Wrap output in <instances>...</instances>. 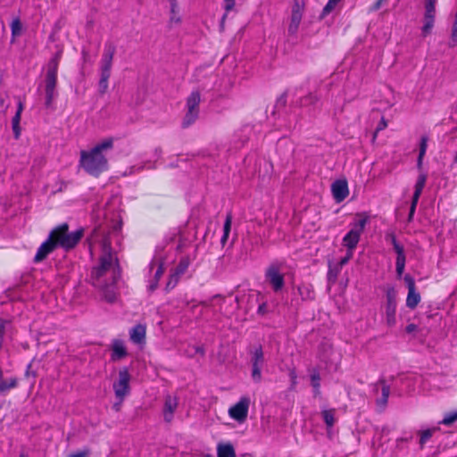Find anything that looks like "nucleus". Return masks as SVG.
<instances>
[{
    "mask_svg": "<svg viewBox=\"0 0 457 457\" xmlns=\"http://www.w3.org/2000/svg\"><path fill=\"white\" fill-rule=\"evenodd\" d=\"M439 428H432L420 432V445L421 448H423L424 445L432 437L433 434Z\"/></svg>",
    "mask_w": 457,
    "mask_h": 457,
    "instance_id": "c85d7f7f",
    "label": "nucleus"
},
{
    "mask_svg": "<svg viewBox=\"0 0 457 457\" xmlns=\"http://www.w3.org/2000/svg\"><path fill=\"white\" fill-rule=\"evenodd\" d=\"M307 99H310L312 102H314V101H317V97L315 96H313L312 94H309L307 96H306Z\"/></svg>",
    "mask_w": 457,
    "mask_h": 457,
    "instance_id": "bf43d9fd",
    "label": "nucleus"
},
{
    "mask_svg": "<svg viewBox=\"0 0 457 457\" xmlns=\"http://www.w3.org/2000/svg\"><path fill=\"white\" fill-rule=\"evenodd\" d=\"M177 285H175L173 282H170L168 280L166 284V290L169 291L170 289H173Z\"/></svg>",
    "mask_w": 457,
    "mask_h": 457,
    "instance_id": "6e6d98bb",
    "label": "nucleus"
},
{
    "mask_svg": "<svg viewBox=\"0 0 457 457\" xmlns=\"http://www.w3.org/2000/svg\"><path fill=\"white\" fill-rule=\"evenodd\" d=\"M201 94L198 90H194L187 96L186 101V114L182 120V128L187 129L194 124L199 117Z\"/></svg>",
    "mask_w": 457,
    "mask_h": 457,
    "instance_id": "0eeeda50",
    "label": "nucleus"
},
{
    "mask_svg": "<svg viewBox=\"0 0 457 457\" xmlns=\"http://www.w3.org/2000/svg\"><path fill=\"white\" fill-rule=\"evenodd\" d=\"M22 25L19 18L14 19L11 24L12 36L17 37L21 33Z\"/></svg>",
    "mask_w": 457,
    "mask_h": 457,
    "instance_id": "f704fd0d",
    "label": "nucleus"
},
{
    "mask_svg": "<svg viewBox=\"0 0 457 457\" xmlns=\"http://www.w3.org/2000/svg\"><path fill=\"white\" fill-rule=\"evenodd\" d=\"M215 298H219V299H220L222 302H224V297H222V296H221V295H214V296H213V299H215Z\"/></svg>",
    "mask_w": 457,
    "mask_h": 457,
    "instance_id": "69168bd1",
    "label": "nucleus"
},
{
    "mask_svg": "<svg viewBox=\"0 0 457 457\" xmlns=\"http://www.w3.org/2000/svg\"><path fill=\"white\" fill-rule=\"evenodd\" d=\"M117 262V258L112 252L111 242L104 239L102 243V253L99 257V263L91 270L90 277L94 285H97L99 279L103 278Z\"/></svg>",
    "mask_w": 457,
    "mask_h": 457,
    "instance_id": "39448f33",
    "label": "nucleus"
},
{
    "mask_svg": "<svg viewBox=\"0 0 457 457\" xmlns=\"http://www.w3.org/2000/svg\"><path fill=\"white\" fill-rule=\"evenodd\" d=\"M251 364V378L254 383H260L262 379V370L265 364L262 346L258 345L249 351Z\"/></svg>",
    "mask_w": 457,
    "mask_h": 457,
    "instance_id": "6e6552de",
    "label": "nucleus"
},
{
    "mask_svg": "<svg viewBox=\"0 0 457 457\" xmlns=\"http://www.w3.org/2000/svg\"><path fill=\"white\" fill-rule=\"evenodd\" d=\"M204 457H212V455H210V454H207V455H205Z\"/></svg>",
    "mask_w": 457,
    "mask_h": 457,
    "instance_id": "774afa93",
    "label": "nucleus"
},
{
    "mask_svg": "<svg viewBox=\"0 0 457 457\" xmlns=\"http://www.w3.org/2000/svg\"><path fill=\"white\" fill-rule=\"evenodd\" d=\"M88 451H79L71 454V457H87L88 455Z\"/></svg>",
    "mask_w": 457,
    "mask_h": 457,
    "instance_id": "3c124183",
    "label": "nucleus"
},
{
    "mask_svg": "<svg viewBox=\"0 0 457 457\" xmlns=\"http://www.w3.org/2000/svg\"><path fill=\"white\" fill-rule=\"evenodd\" d=\"M311 385L312 387H320V375L318 369L313 368L311 370Z\"/></svg>",
    "mask_w": 457,
    "mask_h": 457,
    "instance_id": "72a5a7b5",
    "label": "nucleus"
},
{
    "mask_svg": "<svg viewBox=\"0 0 457 457\" xmlns=\"http://www.w3.org/2000/svg\"><path fill=\"white\" fill-rule=\"evenodd\" d=\"M426 181H427V175L424 173H420L416 181L414 192H418V193L421 194L422 190L425 187Z\"/></svg>",
    "mask_w": 457,
    "mask_h": 457,
    "instance_id": "e433bc0d",
    "label": "nucleus"
},
{
    "mask_svg": "<svg viewBox=\"0 0 457 457\" xmlns=\"http://www.w3.org/2000/svg\"><path fill=\"white\" fill-rule=\"evenodd\" d=\"M82 55L84 57V59L86 60V58L87 57L88 54H87V53L86 51L83 50L82 51Z\"/></svg>",
    "mask_w": 457,
    "mask_h": 457,
    "instance_id": "338daca9",
    "label": "nucleus"
},
{
    "mask_svg": "<svg viewBox=\"0 0 457 457\" xmlns=\"http://www.w3.org/2000/svg\"><path fill=\"white\" fill-rule=\"evenodd\" d=\"M457 420V411L448 412L445 415L444 419L439 422V424L445 426H450Z\"/></svg>",
    "mask_w": 457,
    "mask_h": 457,
    "instance_id": "473e14b6",
    "label": "nucleus"
},
{
    "mask_svg": "<svg viewBox=\"0 0 457 457\" xmlns=\"http://www.w3.org/2000/svg\"><path fill=\"white\" fill-rule=\"evenodd\" d=\"M437 0H425L424 2V17L421 33L423 37L429 35L434 28L436 19V4Z\"/></svg>",
    "mask_w": 457,
    "mask_h": 457,
    "instance_id": "9d476101",
    "label": "nucleus"
},
{
    "mask_svg": "<svg viewBox=\"0 0 457 457\" xmlns=\"http://www.w3.org/2000/svg\"><path fill=\"white\" fill-rule=\"evenodd\" d=\"M236 5V0H224V10L225 13L223 14L220 21V27L223 29L225 21L229 12H231Z\"/></svg>",
    "mask_w": 457,
    "mask_h": 457,
    "instance_id": "7c9ffc66",
    "label": "nucleus"
},
{
    "mask_svg": "<svg viewBox=\"0 0 457 457\" xmlns=\"http://www.w3.org/2000/svg\"><path fill=\"white\" fill-rule=\"evenodd\" d=\"M404 281H405L406 286L408 287V291H411V290H415L416 289L415 280H414V278L411 275L406 274L404 276Z\"/></svg>",
    "mask_w": 457,
    "mask_h": 457,
    "instance_id": "79ce46f5",
    "label": "nucleus"
},
{
    "mask_svg": "<svg viewBox=\"0 0 457 457\" xmlns=\"http://www.w3.org/2000/svg\"><path fill=\"white\" fill-rule=\"evenodd\" d=\"M129 380L130 375L126 368L119 371V379L113 383V390L117 398L120 403L124 400L125 396L129 393Z\"/></svg>",
    "mask_w": 457,
    "mask_h": 457,
    "instance_id": "ddd939ff",
    "label": "nucleus"
},
{
    "mask_svg": "<svg viewBox=\"0 0 457 457\" xmlns=\"http://www.w3.org/2000/svg\"><path fill=\"white\" fill-rule=\"evenodd\" d=\"M9 323L8 320H0V339L4 340V337L5 334L6 325Z\"/></svg>",
    "mask_w": 457,
    "mask_h": 457,
    "instance_id": "c03bdc74",
    "label": "nucleus"
},
{
    "mask_svg": "<svg viewBox=\"0 0 457 457\" xmlns=\"http://www.w3.org/2000/svg\"><path fill=\"white\" fill-rule=\"evenodd\" d=\"M113 138L107 137L96 144L90 150H81L79 153V167L88 175L98 178L109 170L108 159L103 152L113 147Z\"/></svg>",
    "mask_w": 457,
    "mask_h": 457,
    "instance_id": "f03ea898",
    "label": "nucleus"
},
{
    "mask_svg": "<svg viewBox=\"0 0 457 457\" xmlns=\"http://www.w3.org/2000/svg\"><path fill=\"white\" fill-rule=\"evenodd\" d=\"M340 1L341 0H328L322 10L321 17L323 18L329 14Z\"/></svg>",
    "mask_w": 457,
    "mask_h": 457,
    "instance_id": "c9c22d12",
    "label": "nucleus"
},
{
    "mask_svg": "<svg viewBox=\"0 0 457 457\" xmlns=\"http://www.w3.org/2000/svg\"><path fill=\"white\" fill-rule=\"evenodd\" d=\"M335 414H336V409H334V408L328 409V410H323L321 411L323 420L328 428H331L335 425V423H336Z\"/></svg>",
    "mask_w": 457,
    "mask_h": 457,
    "instance_id": "bb28decb",
    "label": "nucleus"
},
{
    "mask_svg": "<svg viewBox=\"0 0 457 457\" xmlns=\"http://www.w3.org/2000/svg\"><path fill=\"white\" fill-rule=\"evenodd\" d=\"M304 10V0H294L291 10L290 22L288 25V33L290 35H295L297 33Z\"/></svg>",
    "mask_w": 457,
    "mask_h": 457,
    "instance_id": "f8f14e48",
    "label": "nucleus"
},
{
    "mask_svg": "<svg viewBox=\"0 0 457 457\" xmlns=\"http://www.w3.org/2000/svg\"><path fill=\"white\" fill-rule=\"evenodd\" d=\"M420 195L421 194L418 193V192H414L413 193L411 203V206H414L415 208L417 207V204H418L419 199L420 197Z\"/></svg>",
    "mask_w": 457,
    "mask_h": 457,
    "instance_id": "49530a36",
    "label": "nucleus"
},
{
    "mask_svg": "<svg viewBox=\"0 0 457 457\" xmlns=\"http://www.w3.org/2000/svg\"><path fill=\"white\" fill-rule=\"evenodd\" d=\"M331 193L336 203H342L349 195L347 180L345 179L335 180L331 184Z\"/></svg>",
    "mask_w": 457,
    "mask_h": 457,
    "instance_id": "2eb2a0df",
    "label": "nucleus"
},
{
    "mask_svg": "<svg viewBox=\"0 0 457 457\" xmlns=\"http://www.w3.org/2000/svg\"><path fill=\"white\" fill-rule=\"evenodd\" d=\"M265 308V304H262L258 308V312H263Z\"/></svg>",
    "mask_w": 457,
    "mask_h": 457,
    "instance_id": "680f3d73",
    "label": "nucleus"
},
{
    "mask_svg": "<svg viewBox=\"0 0 457 457\" xmlns=\"http://www.w3.org/2000/svg\"><path fill=\"white\" fill-rule=\"evenodd\" d=\"M191 263V260L189 256L186 255L180 258L179 263L175 267V269L172 270L173 272L177 273L179 276H182L186 273L187 270L189 265Z\"/></svg>",
    "mask_w": 457,
    "mask_h": 457,
    "instance_id": "a878e982",
    "label": "nucleus"
},
{
    "mask_svg": "<svg viewBox=\"0 0 457 457\" xmlns=\"http://www.w3.org/2000/svg\"><path fill=\"white\" fill-rule=\"evenodd\" d=\"M250 405V399L247 396H243L240 400L231 406L228 410V415L233 420L243 422L246 420Z\"/></svg>",
    "mask_w": 457,
    "mask_h": 457,
    "instance_id": "4468645a",
    "label": "nucleus"
},
{
    "mask_svg": "<svg viewBox=\"0 0 457 457\" xmlns=\"http://www.w3.org/2000/svg\"><path fill=\"white\" fill-rule=\"evenodd\" d=\"M232 219V213L228 212L223 225V235L220 238V244L222 246H224L228 242L229 233L231 230Z\"/></svg>",
    "mask_w": 457,
    "mask_h": 457,
    "instance_id": "5701e85b",
    "label": "nucleus"
},
{
    "mask_svg": "<svg viewBox=\"0 0 457 457\" xmlns=\"http://www.w3.org/2000/svg\"><path fill=\"white\" fill-rule=\"evenodd\" d=\"M386 321L387 326L393 327L396 323L397 293L394 287H387L386 290Z\"/></svg>",
    "mask_w": 457,
    "mask_h": 457,
    "instance_id": "1a4fd4ad",
    "label": "nucleus"
},
{
    "mask_svg": "<svg viewBox=\"0 0 457 457\" xmlns=\"http://www.w3.org/2000/svg\"><path fill=\"white\" fill-rule=\"evenodd\" d=\"M312 389L314 397H317L320 395V387H312Z\"/></svg>",
    "mask_w": 457,
    "mask_h": 457,
    "instance_id": "4d7b16f0",
    "label": "nucleus"
},
{
    "mask_svg": "<svg viewBox=\"0 0 457 457\" xmlns=\"http://www.w3.org/2000/svg\"><path fill=\"white\" fill-rule=\"evenodd\" d=\"M146 334V328L145 325L137 324L134 326L130 332V340L135 344H142L145 343Z\"/></svg>",
    "mask_w": 457,
    "mask_h": 457,
    "instance_id": "a211bd4d",
    "label": "nucleus"
},
{
    "mask_svg": "<svg viewBox=\"0 0 457 457\" xmlns=\"http://www.w3.org/2000/svg\"><path fill=\"white\" fill-rule=\"evenodd\" d=\"M62 56V51L56 52L46 64L45 77V105L46 108L52 107L54 100L57 96L58 70Z\"/></svg>",
    "mask_w": 457,
    "mask_h": 457,
    "instance_id": "7ed1b4c3",
    "label": "nucleus"
},
{
    "mask_svg": "<svg viewBox=\"0 0 457 457\" xmlns=\"http://www.w3.org/2000/svg\"><path fill=\"white\" fill-rule=\"evenodd\" d=\"M181 22V18L179 16V6H173L170 7V24H179Z\"/></svg>",
    "mask_w": 457,
    "mask_h": 457,
    "instance_id": "2f4dec72",
    "label": "nucleus"
},
{
    "mask_svg": "<svg viewBox=\"0 0 457 457\" xmlns=\"http://www.w3.org/2000/svg\"><path fill=\"white\" fill-rule=\"evenodd\" d=\"M21 115L19 113H15L12 119V128L13 131L14 137L18 139L21 137V129L20 126Z\"/></svg>",
    "mask_w": 457,
    "mask_h": 457,
    "instance_id": "c756f323",
    "label": "nucleus"
},
{
    "mask_svg": "<svg viewBox=\"0 0 457 457\" xmlns=\"http://www.w3.org/2000/svg\"><path fill=\"white\" fill-rule=\"evenodd\" d=\"M393 248L396 253V260H406L404 247L402 244L395 245Z\"/></svg>",
    "mask_w": 457,
    "mask_h": 457,
    "instance_id": "4c0bfd02",
    "label": "nucleus"
},
{
    "mask_svg": "<svg viewBox=\"0 0 457 457\" xmlns=\"http://www.w3.org/2000/svg\"><path fill=\"white\" fill-rule=\"evenodd\" d=\"M290 376H291V378H292V383L295 385V380H296V375H295V371H292L290 373Z\"/></svg>",
    "mask_w": 457,
    "mask_h": 457,
    "instance_id": "13d9d810",
    "label": "nucleus"
},
{
    "mask_svg": "<svg viewBox=\"0 0 457 457\" xmlns=\"http://www.w3.org/2000/svg\"><path fill=\"white\" fill-rule=\"evenodd\" d=\"M387 127V122L384 117L381 118L377 129L378 130H383Z\"/></svg>",
    "mask_w": 457,
    "mask_h": 457,
    "instance_id": "8fccbe9b",
    "label": "nucleus"
},
{
    "mask_svg": "<svg viewBox=\"0 0 457 457\" xmlns=\"http://www.w3.org/2000/svg\"><path fill=\"white\" fill-rule=\"evenodd\" d=\"M405 330L407 333H412L417 330V325H415L414 323H411L406 326Z\"/></svg>",
    "mask_w": 457,
    "mask_h": 457,
    "instance_id": "603ef678",
    "label": "nucleus"
},
{
    "mask_svg": "<svg viewBox=\"0 0 457 457\" xmlns=\"http://www.w3.org/2000/svg\"><path fill=\"white\" fill-rule=\"evenodd\" d=\"M416 208L414 206H410V211L407 218V222H411L413 220V217L415 214Z\"/></svg>",
    "mask_w": 457,
    "mask_h": 457,
    "instance_id": "09e8293b",
    "label": "nucleus"
},
{
    "mask_svg": "<svg viewBox=\"0 0 457 457\" xmlns=\"http://www.w3.org/2000/svg\"><path fill=\"white\" fill-rule=\"evenodd\" d=\"M179 406V399L175 395H167L164 398L162 409L163 419L166 423H170L173 420L174 413Z\"/></svg>",
    "mask_w": 457,
    "mask_h": 457,
    "instance_id": "dca6fc26",
    "label": "nucleus"
},
{
    "mask_svg": "<svg viewBox=\"0 0 457 457\" xmlns=\"http://www.w3.org/2000/svg\"><path fill=\"white\" fill-rule=\"evenodd\" d=\"M104 298L109 303H113L116 299L115 294L112 292H106Z\"/></svg>",
    "mask_w": 457,
    "mask_h": 457,
    "instance_id": "de8ad7c7",
    "label": "nucleus"
},
{
    "mask_svg": "<svg viewBox=\"0 0 457 457\" xmlns=\"http://www.w3.org/2000/svg\"><path fill=\"white\" fill-rule=\"evenodd\" d=\"M388 0H377L372 5L370 6V12H375L381 8Z\"/></svg>",
    "mask_w": 457,
    "mask_h": 457,
    "instance_id": "37998d69",
    "label": "nucleus"
},
{
    "mask_svg": "<svg viewBox=\"0 0 457 457\" xmlns=\"http://www.w3.org/2000/svg\"><path fill=\"white\" fill-rule=\"evenodd\" d=\"M70 226L63 222L54 227L49 233L48 237L37 248L33 262L39 263L43 262L57 247L66 252L74 249L84 236V228H80L70 232Z\"/></svg>",
    "mask_w": 457,
    "mask_h": 457,
    "instance_id": "f257e3e1",
    "label": "nucleus"
},
{
    "mask_svg": "<svg viewBox=\"0 0 457 457\" xmlns=\"http://www.w3.org/2000/svg\"><path fill=\"white\" fill-rule=\"evenodd\" d=\"M428 137L422 136L420 142L419 155L425 156L428 148Z\"/></svg>",
    "mask_w": 457,
    "mask_h": 457,
    "instance_id": "ea45409f",
    "label": "nucleus"
},
{
    "mask_svg": "<svg viewBox=\"0 0 457 457\" xmlns=\"http://www.w3.org/2000/svg\"><path fill=\"white\" fill-rule=\"evenodd\" d=\"M181 276L178 275L177 273L171 271V273L169 276V281L173 282L175 285H178Z\"/></svg>",
    "mask_w": 457,
    "mask_h": 457,
    "instance_id": "a18cd8bd",
    "label": "nucleus"
},
{
    "mask_svg": "<svg viewBox=\"0 0 457 457\" xmlns=\"http://www.w3.org/2000/svg\"><path fill=\"white\" fill-rule=\"evenodd\" d=\"M369 220L370 216L366 212H358L355 214L354 221L350 223L351 229L342 239V245L346 248V250L354 252Z\"/></svg>",
    "mask_w": 457,
    "mask_h": 457,
    "instance_id": "423d86ee",
    "label": "nucleus"
},
{
    "mask_svg": "<svg viewBox=\"0 0 457 457\" xmlns=\"http://www.w3.org/2000/svg\"><path fill=\"white\" fill-rule=\"evenodd\" d=\"M379 131L380 130H378V129H376V130L374 131L373 136H372V142L376 141L378 134Z\"/></svg>",
    "mask_w": 457,
    "mask_h": 457,
    "instance_id": "052dcab7",
    "label": "nucleus"
},
{
    "mask_svg": "<svg viewBox=\"0 0 457 457\" xmlns=\"http://www.w3.org/2000/svg\"><path fill=\"white\" fill-rule=\"evenodd\" d=\"M217 456L218 457H236V451L234 446L228 444H219L217 446Z\"/></svg>",
    "mask_w": 457,
    "mask_h": 457,
    "instance_id": "4be33fe9",
    "label": "nucleus"
},
{
    "mask_svg": "<svg viewBox=\"0 0 457 457\" xmlns=\"http://www.w3.org/2000/svg\"><path fill=\"white\" fill-rule=\"evenodd\" d=\"M18 385L19 379L16 377L4 379L3 370L0 367V395H6L10 390L16 388Z\"/></svg>",
    "mask_w": 457,
    "mask_h": 457,
    "instance_id": "f3484780",
    "label": "nucleus"
},
{
    "mask_svg": "<svg viewBox=\"0 0 457 457\" xmlns=\"http://www.w3.org/2000/svg\"><path fill=\"white\" fill-rule=\"evenodd\" d=\"M423 158L424 156H421V155H419L418 156V160H417V167L419 170H420L422 168V164H423Z\"/></svg>",
    "mask_w": 457,
    "mask_h": 457,
    "instance_id": "5fc2aeb1",
    "label": "nucleus"
},
{
    "mask_svg": "<svg viewBox=\"0 0 457 457\" xmlns=\"http://www.w3.org/2000/svg\"><path fill=\"white\" fill-rule=\"evenodd\" d=\"M112 360L117 361L127 356L128 353L122 342L115 341L112 345Z\"/></svg>",
    "mask_w": 457,
    "mask_h": 457,
    "instance_id": "412c9836",
    "label": "nucleus"
},
{
    "mask_svg": "<svg viewBox=\"0 0 457 457\" xmlns=\"http://www.w3.org/2000/svg\"><path fill=\"white\" fill-rule=\"evenodd\" d=\"M353 251L346 250V254L345 257L341 258L339 262L334 266L333 268L329 267L328 273H335V276H337L342 270V268L348 263V262L353 258Z\"/></svg>",
    "mask_w": 457,
    "mask_h": 457,
    "instance_id": "393cba45",
    "label": "nucleus"
},
{
    "mask_svg": "<svg viewBox=\"0 0 457 457\" xmlns=\"http://www.w3.org/2000/svg\"><path fill=\"white\" fill-rule=\"evenodd\" d=\"M385 239L386 242H389L393 246L395 245L399 244L396 238V235L394 231H387L385 235Z\"/></svg>",
    "mask_w": 457,
    "mask_h": 457,
    "instance_id": "a19ab883",
    "label": "nucleus"
},
{
    "mask_svg": "<svg viewBox=\"0 0 457 457\" xmlns=\"http://www.w3.org/2000/svg\"><path fill=\"white\" fill-rule=\"evenodd\" d=\"M265 278L271 286L274 292L282 290L285 286L284 275L280 271V267L278 263H271L266 269Z\"/></svg>",
    "mask_w": 457,
    "mask_h": 457,
    "instance_id": "9b49d317",
    "label": "nucleus"
},
{
    "mask_svg": "<svg viewBox=\"0 0 457 457\" xmlns=\"http://www.w3.org/2000/svg\"><path fill=\"white\" fill-rule=\"evenodd\" d=\"M170 7H171V6H173V4H174L175 6H179V5H178V2H177V0H170Z\"/></svg>",
    "mask_w": 457,
    "mask_h": 457,
    "instance_id": "e2e57ef3",
    "label": "nucleus"
},
{
    "mask_svg": "<svg viewBox=\"0 0 457 457\" xmlns=\"http://www.w3.org/2000/svg\"><path fill=\"white\" fill-rule=\"evenodd\" d=\"M116 53V46L107 40L104 43V52L100 61V79L98 83L99 93L104 95L109 87V79L112 73L113 57Z\"/></svg>",
    "mask_w": 457,
    "mask_h": 457,
    "instance_id": "20e7f679",
    "label": "nucleus"
},
{
    "mask_svg": "<svg viewBox=\"0 0 457 457\" xmlns=\"http://www.w3.org/2000/svg\"><path fill=\"white\" fill-rule=\"evenodd\" d=\"M421 300L420 294L417 292V290L408 291L407 298H406V306L414 310Z\"/></svg>",
    "mask_w": 457,
    "mask_h": 457,
    "instance_id": "b1692460",
    "label": "nucleus"
},
{
    "mask_svg": "<svg viewBox=\"0 0 457 457\" xmlns=\"http://www.w3.org/2000/svg\"><path fill=\"white\" fill-rule=\"evenodd\" d=\"M379 383L381 384V398L377 401L378 405L386 406L388 401V397L390 395V386L386 383L384 379H380Z\"/></svg>",
    "mask_w": 457,
    "mask_h": 457,
    "instance_id": "cd10ccee",
    "label": "nucleus"
},
{
    "mask_svg": "<svg viewBox=\"0 0 457 457\" xmlns=\"http://www.w3.org/2000/svg\"><path fill=\"white\" fill-rule=\"evenodd\" d=\"M406 260H395V270L397 277H402L405 269Z\"/></svg>",
    "mask_w": 457,
    "mask_h": 457,
    "instance_id": "58836bf2",
    "label": "nucleus"
},
{
    "mask_svg": "<svg viewBox=\"0 0 457 457\" xmlns=\"http://www.w3.org/2000/svg\"><path fill=\"white\" fill-rule=\"evenodd\" d=\"M164 264L162 262H160L154 272V278L151 279L147 287L148 292L153 293L154 291H155V289L158 287L159 281L164 273Z\"/></svg>",
    "mask_w": 457,
    "mask_h": 457,
    "instance_id": "aec40b11",
    "label": "nucleus"
},
{
    "mask_svg": "<svg viewBox=\"0 0 457 457\" xmlns=\"http://www.w3.org/2000/svg\"><path fill=\"white\" fill-rule=\"evenodd\" d=\"M23 109H24V105H23V103L21 101H19L18 103V106H17V111L15 113H19L21 115L22 112H23Z\"/></svg>",
    "mask_w": 457,
    "mask_h": 457,
    "instance_id": "864d4df0",
    "label": "nucleus"
},
{
    "mask_svg": "<svg viewBox=\"0 0 457 457\" xmlns=\"http://www.w3.org/2000/svg\"><path fill=\"white\" fill-rule=\"evenodd\" d=\"M298 293L303 301H312L315 299V291L312 284L302 283L298 287Z\"/></svg>",
    "mask_w": 457,
    "mask_h": 457,
    "instance_id": "6ab92c4d",
    "label": "nucleus"
},
{
    "mask_svg": "<svg viewBox=\"0 0 457 457\" xmlns=\"http://www.w3.org/2000/svg\"><path fill=\"white\" fill-rule=\"evenodd\" d=\"M200 304L203 305V306H206V307L211 306V303H208V302H205V301L202 302Z\"/></svg>",
    "mask_w": 457,
    "mask_h": 457,
    "instance_id": "0e129e2a",
    "label": "nucleus"
}]
</instances>
